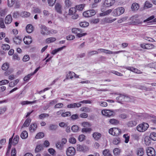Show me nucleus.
<instances>
[{
  "label": "nucleus",
  "instance_id": "1",
  "mask_svg": "<svg viewBox=\"0 0 156 156\" xmlns=\"http://www.w3.org/2000/svg\"><path fill=\"white\" fill-rule=\"evenodd\" d=\"M149 126V125L147 123L143 122L137 126V129L140 132H144L148 128Z\"/></svg>",
  "mask_w": 156,
  "mask_h": 156
},
{
  "label": "nucleus",
  "instance_id": "2",
  "mask_svg": "<svg viewBox=\"0 0 156 156\" xmlns=\"http://www.w3.org/2000/svg\"><path fill=\"white\" fill-rule=\"evenodd\" d=\"M109 133L114 136H118L121 133V130L117 128H113L109 130Z\"/></svg>",
  "mask_w": 156,
  "mask_h": 156
},
{
  "label": "nucleus",
  "instance_id": "3",
  "mask_svg": "<svg viewBox=\"0 0 156 156\" xmlns=\"http://www.w3.org/2000/svg\"><path fill=\"white\" fill-rule=\"evenodd\" d=\"M124 9L122 7L118 8L115 9L112 12V15L114 16H119L124 13Z\"/></svg>",
  "mask_w": 156,
  "mask_h": 156
},
{
  "label": "nucleus",
  "instance_id": "4",
  "mask_svg": "<svg viewBox=\"0 0 156 156\" xmlns=\"http://www.w3.org/2000/svg\"><path fill=\"white\" fill-rule=\"evenodd\" d=\"M67 142V140L65 138L62 139L61 141H58L56 144V147L60 150H62L64 148V145Z\"/></svg>",
  "mask_w": 156,
  "mask_h": 156
},
{
  "label": "nucleus",
  "instance_id": "5",
  "mask_svg": "<svg viewBox=\"0 0 156 156\" xmlns=\"http://www.w3.org/2000/svg\"><path fill=\"white\" fill-rule=\"evenodd\" d=\"M102 114L103 115L110 117L111 116H113L115 115V112L113 110L105 109L103 110L101 112Z\"/></svg>",
  "mask_w": 156,
  "mask_h": 156
},
{
  "label": "nucleus",
  "instance_id": "6",
  "mask_svg": "<svg viewBox=\"0 0 156 156\" xmlns=\"http://www.w3.org/2000/svg\"><path fill=\"white\" fill-rule=\"evenodd\" d=\"M76 150L73 147H69L66 152V154L68 156H73L75 154Z\"/></svg>",
  "mask_w": 156,
  "mask_h": 156
},
{
  "label": "nucleus",
  "instance_id": "7",
  "mask_svg": "<svg viewBox=\"0 0 156 156\" xmlns=\"http://www.w3.org/2000/svg\"><path fill=\"white\" fill-rule=\"evenodd\" d=\"M146 152L148 156H155V151L154 148L151 147L147 148Z\"/></svg>",
  "mask_w": 156,
  "mask_h": 156
},
{
  "label": "nucleus",
  "instance_id": "8",
  "mask_svg": "<svg viewBox=\"0 0 156 156\" xmlns=\"http://www.w3.org/2000/svg\"><path fill=\"white\" fill-rule=\"evenodd\" d=\"M115 2V0H105L102 5L103 7H109L112 5Z\"/></svg>",
  "mask_w": 156,
  "mask_h": 156
},
{
  "label": "nucleus",
  "instance_id": "9",
  "mask_svg": "<svg viewBox=\"0 0 156 156\" xmlns=\"http://www.w3.org/2000/svg\"><path fill=\"white\" fill-rule=\"evenodd\" d=\"M62 6L61 4L58 3H56L55 6V9L57 12L59 14H62Z\"/></svg>",
  "mask_w": 156,
  "mask_h": 156
},
{
  "label": "nucleus",
  "instance_id": "10",
  "mask_svg": "<svg viewBox=\"0 0 156 156\" xmlns=\"http://www.w3.org/2000/svg\"><path fill=\"white\" fill-rule=\"evenodd\" d=\"M119 94V96L116 98V100L118 103L122 104V102H123L125 101L124 99L125 98H127L128 97H126V96L121 94Z\"/></svg>",
  "mask_w": 156,
  "mask_h": 156
},
{
  "label": "nucleus",
  "instance_id": "11",
  "mask_svg": "<svg viewBox=\"0 0 156 156\" xmlns=\"http://www.w3.org/2000/svg\"><path fill=\"white\" fill-rule=\"evenodd\" d=\"M116 19H111L109 18H105L103 19L102 20V23L105 24L108 23H111L116 20Z\"/></svg>",
  "mask_w": 156,
  "mask_h": 156
},
{
  "label": "nucleus",
  "instance_id": "12",
  "mask_svg": "<svg viewBox=\"0 0 156 156\" xmlns=\"http://www.w3.org/2000/svg\"><path fill=\"white\" fill-rule=\"evenodd\" d=\"M81 104L79 103H74L68 105L67 107L69 108H78L81 107Z\"/></svg>",
  "mask_w": 156,
  "mask_h": 156
},
{
  "label": "nucleus",
  "instance_id": "13",
  "mask_svg": "<svg viewBox=\"0 0 156 156\" xmlns=\"http://www.w3.org/2000/svg\"><path fill=\"white\" fill-rule=\"evenodd\" d=\"M12 20L11 15L10 14L8 15L5 18V24H9L10 23Z\"/></svg>",
  "mask_w": 156,
  "mask_h": 156
},
{
  "label": "nucleus",
  "instance_id": "14",
  "mask_svg": "<svg viewBox=\"0 0 156 156\" xmlns=\"http://www.w3.org/2000/svg\"><path fill=\"white\" fill-rule=\"evenodd\" d=\"M26 29L27 32L28 33H31L34 30V28L31 24H28L26 27Z\"/></svg>",
  "mask_w": 156,
  "mask_h": 156
},
{
  "label": "nucleus",
  "instance_id": "15",
  "mask_svg": "<svg viewBox=\"0 0 156 156\" xmlns=\"http://www.w3.org/2000/svg\"><path fill=\"white\" fill-rule=\"evenodd\" d=\"M66 46H63L55 49L52 50L51 51V54L54 55L55 54L58 52L62 51L63 49L66 48Z\"/></svg>",
  "mask_w": 156,
  "mask_h": 156
},
{
  "label": "nucleus",
  "instance_id": "16",
  "mask_svg": "<svg viewBox=\"0 0 156 156\" xmlns=\"http://www.w3.org/2000/svg\"><path fill=\"white\" fill-rule=\"evenodd\" d=\"M23 41L25 44H29L32 42V38L30 37H26V39L24 38L23 39Z\"/></svg>",
  "mask_w": 156,
  "mask_h": 156
},
{
  "label": "nucleus",
  "instance_id": "17",
  "mask_svg": "<svg viewBox=\"0 0 156 156\" xmlns=\"http://www.w3.org/2000/svg\"><path fill=\"white\" fill-rule=\"evenodd\" d=\"M144 153V150L143 148H140L137 149L136 154L139 156H143Z\"/></svg>",
  "mask_w": 156,
  "mask_h": 156
},
{
  "label": "nucleus",
  "instance_id": "18",
  "mask_svg": "<svg viewBox=\"0 0 156 156\" xmlns=\"http://www.w3.org/2000/svg\"><path fill=\"white\" fill-rule=\"evenodd\" d=\"M93 137L95 140H98L101 138V134L100 133L95 132L93 134Z\"/></svg>",
  "mask_w": 156,
  "mask_h": 156
},
{
  "label": "nucleus",
  "instance_id": "19",
  "mask_svg": "<svg viewBox=\"0 0 156 156\" xmlns=\"http://www.w3.org/2000/svg\"><path fill=\"white\" fill-rule=\"evenodd\" d=\"M131 8L132 10H137L139 8V5L136 3H134L132 4Z\"/></svg>",
  "mask_w": 156,
  "mask_h": 156
},
{
  "label": "nucleus",
  "instance_id": "20",
  "mask_svg": "<svg viewBox=\"0 0 156 156\" xmlns=\"http://www.w3.org/2000/svg\"><path fill=\"white\" fill-rule=\"evenodd\" d=\"M120 142V139L119 137L117 136L113 138L112 143L115 145H117L119 144Z\"/></svg>",
  "mask_w": 156,
  "mask_h": 156
},
{
  "label": "nucleus",
  "instance_id": "21",
  "mask_svg": "<svg viewBox=\"0 0 156 156\" xmlns=\"http://www.w3.org/2000/svg\"><path fill=\"white\" fill-rule=\"evenodd\" d=\"M14 42L17 44H20L22 42V39L19 38L18 36L15 37L13 39Z\"/></svg>",
  "mask_w": 156,
  "mask_h": 156
},
{
  "label": "nucleus",
  "instance_id": "22",
  "mask_svg": "<svg viewBox=\"0 0 156 156\" xmlns=\"http://www.w3.org/2000/svg\"><path fill=\"white\" fill-rule=\"evenodd\" d=\"M103 154L104 156H113L109 150L108 149H105L103 151Z\"/></svg>",
  "mask_w": 156,
  "mask_h": 156
},
{
  "label": "nucleus",
  "instance_id": "23",
  "mask_svg": "<svg viewBox=\"0 0 156 156\" xmlns=\"http://www.w3.org/2000/svg\"><path fill=\"white\" fill-rule=\"evenodd\" d=\"M37 127V125L35 123L32 124L29 127V130L31 132H34L36 129Z\"/></svg>",
  "mask_w": 156,
  "mask_h": 156
},
{
  "label": "nucleus",
  "instance_id": "24",
  "mask_svg": "<svg viewBox=\"0 0 156 156\" xmlns=\"http://www.w3.org/2000/svg\"><path fill=\"white\" fill-rule=\"evenodd\" d=\"M28 136L27 132L26 130L23 131L20 134V137L23 139L27 138Z\"/></svg>",
  "mask_w": 156,
  "mask_h": 156
},
{
  "label": "nucleus",
  "instance_id": "25",
  "mask_svg": "<svg viewBox=\"0 0 156 156\" xmlns=\"http://www.w3.org/2000/svg\"><path fill=\"white\" fill-rule=\"evenodd\" d=\"M31 119L30 118H28L24 122L23 126L24 127H27L29 126L31 121Z\"/></svg>",
  "mask_w": 156,
  "mask_h": 156
},
{
  "label": "nucleus",
  "instance_id": "26",
  "mask_svg": "<svg viewBox=\"0 0 156 156\" xmlns=\"http://www.w3.org/2000/svg\"><path fill=\"white\" fill-rule=\"evenodd\" d=\"M76 12V8H71L69 10V15L70 16L73 15L75 12Z\"/></svg>",
  "mask_w": 156,
  "mask_h": 156
},
{
  "label": "nucleus",
  "instance_id": "27",
  "mask_svg": "<svg viewBox=\"0 0 156 156\" xmlns=\"http://www.w3.org/2000/svg\"><path fill=\"white\" fill-rule=\"evenodd\" d=\"M44 146L42 144H40L37 145L35 148V151L36 152H38L41 151L42 150Z\"/></svg>",
  "mask_w": 156,
  "mask_h": 156
},
{
  "label": "nucleus",
  "instance_id": "28",
  "mask_svg": "<svg viewBox=\"0 0 156 156\" xmlns=\"http://www.w3.org/2000/svg\"><path fill=\"white\" fill-rule=\"evenodd\" d=\"M137 122L135 121H131L127 123V125L129 127H132L135 126L137 124Z\"/></svg>",
  "mask_w": 156,
  "mask_h": 156
},
{
  "label": "nucleus",
  "instance_id": "29",
  "mask_svg": "<svg viewBox=\"0 0 156 156\" xmlns=\"http://www.w3.org/2000/svg\"><path fill=\"white\" fill-rule=\"evenodd\" d=\"M109 122L112 124L116 125L119 123V121L117 119H112L109 120Z\"/></svg>",
  "mask_w": 156,
  "mask_h": 156
},
{
  "label": "nucleus",
  "instance_id": "30",
  "mask_svg": "<svg viewBox=\"0 0 156 156\" xmlns=\"http://www.w3.org/2000/svg\"><path fill=\"white\" fill-rule=\"evenodd\" d=\"M19 140V136L18 135H16L14 137L13 139V141L12 143V145L15 146L18 143Z\"/></svg>",
  "mask_w": 156,
  "mask_h": 156
},
{
  "label": "nucleus",
  "instance_id": "31",
  "mask_svg": "<svg viewBox=\"0 0 156 156\" xmlns=\"http://www.w3.org/2000/svg\"><path fill=\"white\" fill-rule=\"evenodd\" d=\"M58 127L57 125L51 124L49 127V129L50 130H55L57 129Z\"/></svg>",
  "mask_w": 156,
  "mask_h": 156
},
{
  "label": "nucleus",
  "instance_id": "32",
  "mask_svg": "<svg viewBox=\"0 0 156 156\" xmlns=\"http://www.w3.org/2000/svg\"><path fill=\"white\" fill-rule=\"evenodd\" d=\"M121 151L120 149L117 148H115L114 149L113 152L114 155L115 156H118L119 155Z\"/></svg>",
  "mask_w": 156,
  "mask_h": 156
},
{
  "label": "nucleus",
  "instance_id": "33",
  "mask_svg": "<svg viewBox=\"0 0 156 156\" xmlns=\"http://www.w3.org/2000/svg\"><path fill=\"white\" fill-rule=\"evenodd\" d=\"M85 6V5L84 4H81L79 5H76V6L75 8H76V10L77 9L78 10L82 11L84 8Z\"/></svg>",
  "mask_w": 156,
  "mask_h": 156
},
{
  "label": "nucleus",
  "instance_id": "34",
  "mask_svg": "<svg viewBox=\"0 0 156 156\" xmlns=\"http://www.w3.org/2000/svg\"><path fill=\"white\" fill-rule=\"evenodd\" d=\"M74 74V73L73 72L69 71L68 73L67 74L66 79H68L69 78H73Z\"/></svg>",
  "mask_w": 156,
  "mask_h": 156
},
{
  "label": "nucleus",
  "instance_id": "35",
  "mask_svg": "<svg viewBox=\"0 0 156 156\" xmlns=\"http://www.w3.org/2000/svg\"><path fill=\"white\" fill-rule=\"evenodd\" d=\"M92 130V129L90 128H84L82 129V132L83 133H90Z\"/></svg>",
  "mask_w": 156,
  "mask_h": 156
},
{
  "label": "nucleus",
  "instance_id": "36",
  "mask_svg": "<svg viewBox=\"0 0 156 156\" xmlns=\"http://www.w3.org/2000/svg\"><path fill=\"white\" fill-rule=\"evenodd\" d=\"M149 138L153 140H156V133L154 132L151 133Z\"/></svg>",
  "mask_w": 156,
  "mask_h": 156
},
{
  "label": "nucleus",
  "instance_id": "37",
  "mask_svg": "<svg viewBox=\"0 0 156 156\" xmlns=\"http://www.w3.org/2000/svg\"><path fill=\"white\" fill-rule=\"evenodd\" d=\"M14 134V133L12 136L9 139V145H8L7 150H9L10 151V150L11 148L12 141V139H13V137Z\"/></svg>",
  "mask_w": 156,
  "mask_h": 156
},
{
  "label": "nucleus",
  "instance_id": "38",
  "mask_svg": "<svg viewBox=\"0 0 156 156\" xmlns=\"http://www.w3.org/2000/svg\"><path fill=\"white\" fill-rule=\"evenodd\" d=\"M34 74L32 73L27 75L24 78V81H28L31 78V77Z\"/></svg>",
  "mask_w": 156,
  "mask_h": 156
},
{
  "label": "nucleus",
  "instance_id": "39",
  "mask_svg": "<svg viewBox=\"0 0 156 156\" xmlns=\"http://www.w3.org/2000/svg\"><path fill=\"white\" fill-rule=\"evenodd\" d=\"M80 27H86L89 25V23L87 22H81L80 23Z\"/></svg>",
  "mask_w": 156,
  "mask_h": 156
},
{
  "label": "nucleus",
  "instance_id": "40",
  "mask_svg": "<svg viewBox=\"0 0 156 156\" xmlns=\"http://www.w3.org/2000/svg\"><path fill=\"white\" fill-rule=\"evenodd\" d=\"M77 150L78 151H84V148L83 146L81 145L80 144H77L76 146Z\"/></svg>",
  "mask_w": 156,
  "mask_h": 156
},
{
  "label": "nucleus",
  "instance_id": "41",
  "mask_svg": "<svg viewBox=\"0 0 156 156\" xmlns=\"http://www.w3.org/2000/svg\"><path fill=\"white\" fill-rule=\"evenodd\" d=\"M10 48V46L7 44H3L2 46V48L3 50H8Z\"/></svg>",
  "mask_w": 156,
  "mask_h": 156
},
{
  "label": "nucleus",
  "instance_id": "42",
  "mask_svg": "<svg viewBox=\"0 0 156 156\" xmlns=\"http://www.w3.org/2000/svg\"><path fill=\"white\" fill-rule=\"evenodd\" d=\"M15 2V0H8V5L9 7H12Z\"/></svg>",
  "mask_w": 156,
  "mask_h": 156
},
{
  "label": "nucleus",
  "instance_id": "43",
  "mask_svg": "<svg viewBox=\"0 0 156 156\" xmlns=\"http://www.w3.org/2000/svg\"><path fill=\"white\" fill-rule=\"evenodd\" d=\"M90 11L89 10L84 12L83 13V16L86 17H91V15H90Z\"/></svg>",
  "mask_w": 156,
  "mask_h": 156
},
{
  "label": "nucleus",
  "instance_id": "44",
  "mask_svg": "<svg viewBox=\"0 0 156 156\" xmlns=\"http://www.w3.org/2000/svg\"><path fill=\"white\" fill-rule=\"evenodd\" d=\"M9 67V64L7 63H4L2 67V68L3 70H7Z\"/></svg>",
  "mask_w": 156,
  "mask_h": 156
},
{
  "label": "nucleus",
  "instance_id": "45",
  "mask_svg": "<svg viewBox=\"0 0 156 156\" xmlns=\"http://www.w3.org/2000/svg\"><path fill=\"white\" fill-rule=\"evenodd\" d=\"M44 136V134L43 133H38L35 136L36 139H40L43 137Z\"/></svg>",
  "mask_w": 156,
  "mask_h": 156
},
{
  "label": "nucleus",
  "instance_id": "46",
  "mask_svg": "<svg viewBox=\"0 0 156 156\" xmlns=\"http://www.w3.org/2000/svg\"><path fill=\"white\" fill-rule=\"evenodd\" d=\"M56 40V39L55 37H50L48 38L46 40V42L48 43H49L51 42H54Z\"/></svg>",
  "mask_w": 156,
  "mask_h": 156
},
{
  "label": "nucleus",
  "instance_id": "47",
  "mask_svg": "<svg viewBox=\"0 0 156 156\" xmlns=\"http://www.w3.org/2000/svg\"><path fill=\"white\" fill-rule=\"evenodd\" d=\"M49 116V115L48 114L43 113L40 115L39 116V119H43L48 117Z\"/></svg>",
  "mask_w": 156,
  "mask_h": 156
},
{
  "label": "nucleus",
  "instance_id": "48",
  "mask_svg": "<svg viewBox=\"0 0 156 156\" xmlns=\"http://www.w3.org/2000/svg\"><path fill=\"white\" fill-rule=\"evenodd\" d=\"M147 49H150L153 48L154 47V45L151 44H146Z\"/></svg>",
  "mask_w": 156,
  "mask_h": 156
},
{
  "label": "nucleus",
  "instance_id": "49",
  "mask_svg": "<svg viewBox=\"0 0 156 156\" xmlns=\"http://www.w3.org/2000/svg\"><path fill=\"white\" fill-rule=\"evenodd\" d=\"M81 110L83 111L86 112H90V110L89 108L86 107L81 108Z\"/></svg>",
  "mask_w": 156,
  "mask_h": 156
},
{
  "label": "nucleus",
  "instance_id": "50",
  "mask_svg": "<svg viewBox=\"0 0 156 156\" xmlns=\"http://www.w3.org/2000/svg\"><path fill=\"white\" fill-rule=\"evenodd\" d=\"M145 144L147 146H149L151 143V140L149 139V138L146 137L145 138Z\"/></svg>",
  "mask_w": 156,
  "mask_h": 156
},
{
  "label": "nucleus",
  "instance_id": "51",
  "mask_svg": "<svg viewBox=\"0 0 156 156\" xmlns=\"http://www.w3.org/2000/svg\"><path fill=\"white\" fill-rule=\"evenodd\" d=\"M71 115V113L70 112H62V114H61V116L63 117H65L66 116H70Z\"/></svg>",
  "mask_w": 156,
  "mask_h": 156
},
{
  "label": "nucleus",
  "instance_id": "52",
  "mask_svg": "<svg viewBox=\"0 0 156 156\" xmlns=\"http://www.w3.org/2000/svg\"><path fill=\"white\" fill-rule=\"evenodd\" d=\"M0 27L1 28H5V26L4 23L3 18H0Z\"/></svg>",
  "mask_w": 156,
  "mask_h": 156
},
{
  "label": "nucleus",
  "instance_id": "53",
  "mask_svg": "<svg viewBox=\"0 0 156 156\" xmlns=\"http://www.w3.org/2000/svg\"><path fill=\"white\" fill-rule=\"evenodd\" d=\"M71 129L73 132H77L79 129V127L76 125H73Z\"/></svg>",
  "mask_w": 156,
  "mask_h": 156
},
{
  "label": "nucleus",
  "instance_id": "54",
  "mask_svg": "<svg viewBox=\"0 0 156 156\" xmlns=\"http://www.w3.org/2000/svg\"><path fill=\"white\" fill-rule=\"evenodd\" d=\"M71 2L69 0H65V6L67 8H68L71 6Z\"/></svg>",
  "mask_w": 156,
  "mask_h": 156
},
{
  "label": "nucleus",
  "instance_id": "55",
  "mask_svg": "<svg viewBox=\"0 0 156 156\" xmlns=\"http://www.w3.org/2000/svg\"><path fill=\"white\" fill-rule=\"evenodd\" d=\"M131 136L134 140H138L139 139V136L138 134L134 133Z\"/></svg>",
  "mask_w": 156,
  "mask_h": 156
},
{
  "label": "nucleus",
  "instance_id": "56",
  "mask_svg": "<svg viewBox=\"0 0 156 156\" xmlns=\"http://www.w3.org/2000/svg\"><path fill=\"white\" fill-rule=\"evenodd\" d=\"M72 31L73 33L76 34L77 33L78 31L80 32V33H81L82 30L81 29H79V28H73L72 29Z\"/></svg>",
  "mask_w": 156,
  "mask_h": 156
},
{
  "label": "nucleus",
  "instance_id": "57",
  "mask_svg": "<svg viewBox=\"0 0 156 156\" xmlns=\"http://www.w3.org/2000/svg\"><path fill=\"white\" fill-rule=\"evenodd\" d=\"M123 67L125 69H126L127 70H130V71H131L133 72H134L135 69V68L130 67V66H127V67L126 66H124V67L123 66Z\"/></svg>",
  "mask_w": 156,
  "mask_h": 156
},
{
  "label": "nucleus",
  "instance_id": "58",
  "mask_svg": "<svg viewBox=\"0 0 156 156\" xmlns=\"http://www.w3.org/2000/svg\"><path fill=\"white\" fill-rule=\"evenodd\" d=\"M48 4L51 6H53L55 3L56 0H48Z\"/></svg>",
  "mask_w": 156,
  "mask_h": 156
},
{
  "label": "nucleus",
  "instance_id": "59",
  "mask_svg": "<svg viewBox=\"0 0 156 156\" xmlns=\"http://www.w3.org/2000/svg\"><path fill=\"white\" fill-rule=\"evenodd\" d=\"M119 118L123 119H126L128 116L125 113H122L119 115Z\"/></svg>",
  "mask_w": 156,
  "mask_h": 156
},
{
  "label": "nucleus",
  "instance_id": "60",
  "mask_svg": "<svg viewBox=\"0 0 156 156\" xmlns=\"http://www.w3.org/2000/svg\"><path fill=\"white\" fill-rule=\"evenodd\" d=\"M96 54H98V52L97 51H92L88 52V55L89 56H91Z\"/></svg>",
  "mask_w": 156,
  "mask_h": 156
},
{
  "label": "nucleus",
  "instance_id": "61",
  "mask_svg": "<svg viewBox=\"0 0 156 156\" xmlns=\"http://www.w3.org/2000/svg\"><path fill=\"white\" fill-rule=\"evenodd\" d=\"M85 136L83 134H81L78 137V140L80 141H82L84 139Z\"/></svg>",
  "mask_w": 156,
  "mask_h": 156
},
{
  "label": "nucleus",
  "instance_id": "62",
  "mask_svg": "<svg viewBox=\"0 0 156 156\" xmlns=\"http://www.w3.org/2000/svg\"><path fill=\"white\" fill-rule=\"evenodd\" d=\"M30 58L29 56L28 55H25L23 58V61L24 62H26L29 61L30 59Z\"/></svg>",
  "mask_w": 156,
  "mask_h": 156
},
{
  "label": "nucleus",
  "instance_id": "63",
  "mask_svg": "<svg viewBox=\"0 0 156 156\" xmlns=\"http://www.w3.org/2000/svg\"><path fill=\"white\" fill-rule=\"evenodd\" d=\"M152 6V5L148 1H146L145 3V7L147 8H151Z\"/></svg>",
  "mask_w": 156,
  "mask_h": 156
},
{
  "label": "nucleus",
  "instance_id": "64",
  "mask_svg": "<svg viewBox=\"0 0 156 156\" xmlns=\"http://www.w3.org/2000/svg\"><path fill=\"white\" fill-rule=\"evenodd\" d=\"M19 13L18 12L16 11H14L12 13V16L14 18H17L19 16Z\"/></svg>",
  "mask_w": 156,
  "mask_h": 156
}]
</instances>
